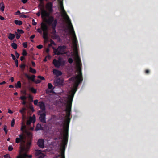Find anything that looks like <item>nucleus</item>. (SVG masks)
<instances>
[{
  "mask_svg": "<svg viewBox=\"0 0 158 158\" xmlns=\"http://www.w3.org/2000/svg\"><path fill=\"white\" fill-rule=\"evenodd\" d=\"M21 130L22 133L19 135V138H16L15 139V143H19L21 142L20 147L22 151H27V149L25 148L24 144L25 143V137L24 133H27L28 135H30L31 133L30 132H27L26 130V126L24 123H22L21 127Z\"/></svg>",
  "mask_w": 158,
  "mask_h": 158,
  "instance_id": "f257e3e1",
  "label": "nucleus"
},
{
  "mask_svg": "<svg viewBox=\"0 0 158 158\" xmlns=\"http://www.w3.org/2000/svg\"><path fill=\"white\" fill-rule=\"evenodd\" d=\"M72 101L73 100H71L68 99L66 106V108L65 110V111L67 112L66 116V119L65 120L63 127L65 134H68L69 125L71 119L70 116L71 114L70 112L71 110Z\"/></svg>",
  "mask_w": 158,
  "mask_h": 158,
  "instance_id": "f03ea898",
  "label": "nucleus"
},
{
  "mask_svg": "<svg viewBox=\"0 0 158 158\" xmlns=\"http://www.w3.org/2000/svg\"><path fill=\"white\" fill-rule=\"evenodd\" d=\"M71 79L73 81H75L73 88L72 89L70 92V94L68 97V99L73 100L74 95L77 91V88L80 83L83 81V78L81 72H79V75L77 76L72 77Z\"/></svg>",
  "mask_w": 158,
  "mask_h": 158,
  "instance_id": "7ed1b4c3",
  "label": "nucleus"
},
{
  "mask_svg": "<svg viewBox=\"0 0 158 158\" xmlns=\"http://www.w3.org/2000/svg\"><path fill=\"white\" fill-rule=\"evenodd\" d=\"M46 23L49 25L52 26V34L55 35L56 33V28L57 23V21L56 19H54L53 16H49L48 19L45 20Z\"/></svg>",
  "mask_w": 158,
  "mask_h": 158,
  "instance_id": "20e7f679",
  "label": "nucleus"
},
{
  "mask_svg": "<svg viewBox=\"0 0 158 158\" xmlns=\"http://www.w3.org/2000/svg\"><path fill=\"white\" fill-rule=\"evenodd\" d=\"M68 139V134H64L61 147V158H65L64 151L67 145Z\"/></svg>",
  "mask_w": 158,
  "mask_h": 158,
  "instance_id": "39448f33",
  "label": "nucleus"
},
{
  "mask_svg": "<svg viewBox=\"0 0 158 158\" xmlns=\"http://www.w3.org/2000/svg\"><path fill=\"white\" fill-rule=\"evenodd\" d=\"M52 48L55 54L60 55L63 54V52L66 48V47L64 45L59 46H58L57 49L56 48L54 47H52Z\"/></svg>",
  "mask_w": 158,
  "mask_h": 158,
  "instance_id": "423d86ee",
  "label": "nucleus"
},
{
  "mask_svg": "<svg viewBox=\"0 0 158 158\" xmlns=\"http://www.w3.org/2000/svg\"><path fill=\"white\" fill-rule=\"evenodd\" d=\"M38 7H39L41 11V16L42 18L47 17L49 16V13L45 10L44 6L43 5L40 3L38 5Z\"/></svg>",
  "mask_w": 158,
  "mask_h": 158,
  "instance_id": "0eeeda50",
  "label": "nucleus"
},
{
  "mask_svg": "<svg viewBox=\"0 0 158 158\" xmlns=\"http://www.w3.org/2000/svg\"><path fill=\"white\" fill-rule=\"evenodd\" d=\"M53 64L57 68H59L61 66H64L65 64L64 61H61V58H59L58 60L54 59L53 60Z\"/></svg>",
  "mask_w": 158,
  "mask_h": 158,
  "instance_id": "6e6552de",
  "label": "nucleus"
},
{
  "mask_svg": "<svg viewBox=\"0 0 158 158\" xmlns=\"http://www.w3.org/2000/svg\"><path fill=\"white\" fill-rule=\"evenodd\" d=\"M63 81L60 78H58L54 80V85L55 86H58L62 85Z\"/></svg>",
  "mask_w": 158,
  "mask_h": 158,
  "instance_id": "1a4fd4ad",
  "label": "nucleus"
},
{
  "mask_svg": "<svg viewBox=\"0 0 158 158\" xmlns=\"http://www.w3.org/2000/svg\"><path fill=\"white\" fill-rule=\"evenodd\" d=\"M71 33L72 35L73 38V41L74 43L75 44H76L77 42V39L76 38V34L74 31L73 27L72 25H71Z\"/></svg>",
  "mask_w": 158,
  "mask_h": 158,
  "instance_id": "9d476101",
  "label": "nucleus"
},
{
  "mask_svg": "<svg viewBox=\"0 0 158 158\" xmlns=\"http://www.w3.org/2000/svg\"><path fill=\"white\" fill-rule=\"evenodd\" d=\"M46 112H44L40 114L39 117V119L40 121L44 123H46Z\"/></svg>",
  "mask_w": 158,
  "mask_h": 158,
  "instance_id": "9b49d317",
  "label": "nucleus"
},
{
  "mask_svg": "<svg viewBox=\"0 0 158 158\" xmlns=\"http://www.w3.org/2000/svg\"><path fill=\"white\" fill-rule=\"evenodd\" d=\"M46 9L49 13H52L53 11V4L51 2H48L46 4Z\"/></svg>",
  "mask_w": 158,
  "mask_h": 158,
  "instance_id": "f8f14e48",
  "label": "nucleus"
},
{
  "mask_svg": "<svg viewBox=\"0 0 158 158\" xmlns=\"http://www.w3.org/2000/svg\"><path fill=\"white\" fill-rule=\"evenodd\" d=\"M38 106L42 110V111H39V112H42L44 111L45 110V106L44 102H38Z\"/></svg>",
  "mask_w": 158,
  "mask_h": 158,
  "instance_id": "ddd939ff",
  "label": "nucleus"
},
{
  "mask_svg": "<svg viewBox=\"0 0 158 158\" xmlns=\"http://www.w3.org/2000/svg\"><path fill=\"white\" fill-rule=\"evenodd\" d=\"M35 121V117L34 115H33L32 117H30L29 119L27 121L26 123L27 125H29L31 124L32 122L34 123Z\"/></svg>",
  "mask_w": 158,
  "mask_h": 158,
  "instance_id": "4468645a",
  "label": "nucleus"
},
{
  "mask_svg": "<svg viewBox=\"0 0 158 158\" xmlns=\"http://www.w3.org/2000/svg\"><path fill=\"white\" fill-rule=\"evenodd\" d=\"M37 145L40 148H43L44 147V142L42 139H39L37 142Z\"/></svg>",
  "mask_w": 158,
  "mask_h": 158,
  "instance_id": "2eb2a0df",
  "label": "nucleus"
},
{
  "mask_svg": "<svg viewBox=\"0 0 158 158\" xmlns=\"http://www.w3.org/2000/svg\"><path fill=\"white\" fill-rule=\"evenodd\" d=\"M41 29L43 31H48V28L47 25L45 23H42L41 24Z\"/></svg>",
  "mask_w": 158,
  "mask_h": 158,
  "instance_id": "dca6fc26",
  "label": "nucleus"
},
{
  "mask_svg": "<svg viewBox=\"0 0 158 158\" xmlns=\"http://www.w3.org/2000/svg\"><path fill=\"white\" fill-rule=\"evenodd\" d=\"M35 155L36 156H39L38 158H44L45 155L40 152V151H38L35 153Z\"/></svg>",
  "mask_w": 158,
  "mask_h": 158,
  "instance_id": "f3484780",
  "label": "nucleus"
},
{
  "mask_svg": "<svg viewBox=\"0 0 158 158\" xmlns=\"http://www.w3.org/2000/svg\"><path fill=\"white\" fill-rule=\"evenodd\" d=\"M53 72L54 74L56 75V76H59L62 74V73L61 71L56 69H54L53 70Z\"/></svg>",
  "mask_w": 158,
  "mask_h": 158,
  "instance_id": "a211bd4d",
  "label": "nucleus"
},
{
  "mask_svg": "<svg viewBox=\"0 0 158 158\" xmlns=\"http://www.w3.org/2000/svg\"><path fill=\"white\" fill-rule=\"evenodd\" d=\"M25 76L29 80H31L33 82H35V75H32L31 76H30L28 74L26 73L25 74Z\"/></svg>",
  "mask_w": 158,
  "mask_h": 158,
  "instance_id": "6ab92c4d",
  "label": "nucleus"
},
{
  "mask_svg": "<svg viewBox=\"0 0 158 158\" xmlns=\"http://www.w3.org/2000/svg\"><path fill=\"white\" fill-rule=\"evenodd\" d=\"M60 9L62 12V15L64 16L69 18L65 11L64 8L62 4L60 5Z\"/></svg>",
  "mask_w": 158,
  "mask_h": 158,
  "instance_id": "aec40b11",
  "label": "nucleus"
},
{
  "mask_svg": "<svg viewBox=\"0 0 158 158\" xmlns=\"http://www.w3.org/2000/svg\"><path fill=\"white\" fill-rule=\"evenodd\" d=\"M43 124H41L40 123L37 124L35 128V130L38 131L39 130H43L44 129V127L43 126Z\"/></svg>",
  "mask_w": 158,
  "mask_h": 158,
  "instance_id": "412c9836",
  "label": "nucleus"
},
{
  "mask_svg": "<svg viewBox=\"0 0 158 158\" xmlns=\"http://www.w3.org/2000/svg\"><path fill=\"white\" fill-rule=\"evenodd\" d=\"M19 156H21V158H26L28 157L29 158H31L32 157V156L31 155H28L26 153L23 154V155H19Z\"/></svg>",
  "mask_w": 158,
  "mask_h": 158,
  "instance_id": "4be33fe9",
  "label": "nucleus"
},
{
  "mask_svg": "<svg viewBox=\"0 0 158 158\" xmlns=\"http://www.w3.org/2000/svg\"><path fill=\"white\" fill-rule=\"evenodd\" d=\"M15 35L14 34L11 33H9L8 36V38L10 40H13L15 38Z\"/></svg>",
  "mask_w": 158,
  "mask_h": 158,
  "instance_id": "5701e85b",
  "label": "nucleus"
},
{
  "mask_svg": "<svg viewBox=\"0 0 158 158\" xmlns=\"http://www.w3.org/2000/svg\"><path fill=\"white\" fill-rule=\"evenodd\" d=\"M4 4L3 2L0 3V9L2 11H3L4 10Z\"/></svg>",
  "mask_w": 158,
  "mask_h": 158,
  "instance_id": "b1692460",
  "label": "nucleus"
},
{
  "mask_svg": "<svg viewBox=\"0 0 158 158\" xmlns=\"http://www.w3.org/2000/svg\"><path fill=\"white\" fill-rule=\"evenodd\" d=\"M14 23L16 25H18L19 26L21 25L23 23L22 22V21L19 20H15Z\"/></svg>",
  "mask_w": 158,
  "mask_h": 158,
  "instance_id": "393cba45",
  "label": "nucleus"
},
{
  "mask_svg": "<svg viewBox=\"0 0 158 158\" xmlns=\"http://www.w3.org/2000/svg\"><path fill=\"white\" fill-rule=\"evenodd\" d=\"M48 31H43V38L45 40H47L48 39Z\"/></svg>",
  "mask_w": 158,
  "mask_h": 158,
  "instance_id": "a878e982",
  "label": "nucleus"
},
{
  "mask_svg": "<svg viewBox=\"0 0 158 158\" xmlns=\"http://www.w3.org/2000/svg\"><path fill=\"white\" fill-rule=\"evenodd\" d=\"M29 72L33 74H35L36 73V70L35 69H33L31 67H30L29 68Z\"/></svg>",
  "mask_w": 158,
  "mask_h": 158,
  "instance_id": "bb28decb",
  "label": "nucleus"
},
{
  "mask_svg": "<svg viewBox=\"0 0 158 158\" xmlns=\"http://www.w3.org/2000/svg\"><path fill=\"white\" fill-rule=\"evenodd\" d=\"M11 46L14 49H16L17 48V45L14 42H13L11 43Z\"/></svg>",
  "mask_w": 158,
  "mask_h": 158,
  "instance_id": "cd10ccee",
  "label": "nucleus"
},
{
  "mask_svg": "<svg viewBox=\"0 0 158 158\" xmlns=\"http://www.w3.org/2000/svg\"><path fill=\"white\" fill-rule=\"evenodd\" d=\"M26 110V108H23L21 110H20V112L22 114L23 116L24 113H25Z\"/></svg>",
  "mask_w": 158,
  "mask_h": 158,
  "instance_id": "c85d7f7f",
  "label": "nucleus"
},
{
  "mask_svg": "<svg viewBox=\"0 0 158 158\" xmlns=\"http://www.w3.org/2000/svg\"><path fill=\"white\" fill-rule=\"evenodd\" d=\"M16 87L17 88H20L21 87V83L20 81H18L17 82V83L16 85Z\"/></svg>",
  "mask_w": 158,
  "mask_h": 158,
  "instance_id": "c756f323",
  "label": "nucleus"
},
{
  "mask_svg": "<svg viewBox=\"0 0 158 158\" xmlns=\"http://www.w3.org/2000/svg\"><path fill=\"white\" fill-rule=\"evenodd\" d=\"M26 66V65L24 64H22L20 66V67L22 69V71H23L24 70Z\"/></svg>",
  "mask_w": 158,
  "mask_h": 158,
  "instance_id": "7c9ffc66",
  "label": "nucleus"
},
{
  "mask_svg": "<svg viewBox=\"0 0 158 158\" xmlns=\"http://www.w3.org/2000/svg\"><path fill=\"white\" fill-rule=\"evenodd\" d=\"M31 91L34 94L36 93L37 90L36 89H35L33 87H32L30 89Z\"/></svg>",
  "mask_w": 158,
  "mask_h": 158,
  "instance_id": "2f4dec72",
  "label": "nucleus"
},
{
  "mask_svg": "<svg viewBox=\"0 0 158 158\" xmlns=\"http://www.w3.org/2000/svg\"><path fill=\"white\" fill-rule=\"evenodd\" d=\"M15 34L16 39H19L21 36V35L18 33L17 32H15Z\"/></svg>",
  "mask_w": 158,
  "mask_h": 158,
  "instance_id": "473e14b6",
  "label": "nucleus"
},
{
  "mask_svg": "<svg viewBox=\"0 0 158 158\" xmlns=\"http://www.w3.org/2000/svg\"><path fill=\"white\" fill-rule=\"evenodd\" d=\"M17 31V32L19 34H23L24 32V31L21 29H18Z\"/></svg>",
  "mask_w": 158,
  "mask_h": 158,
  "instance_id": "72a5a7b5",
  "label": "nucleus"
},
{
  "mask_svg": "<svg viewBox=\"0 0 158 158\" xmlns=\"http://www.w3.org/2000/svg\"><path fill=\"white\" fill-rule=\"evenodd\" d=\"M3 130L5 133L6 134V135L8 132V130H7V127L5 125L4 126Z\"/></svg>",
  "mask_w": 158,
  "mask_h": 158,
  "instance_id": "f704fd0d",
  "label": "nucleus"
},
{
  "mask_svg": "<svg viewBox=\"0 0 158 158\" xmlns=\"http://www.w3.org/2000/svg\"><path fill=\"white\" fill-rule=\"evenodd\" d=\"M48 86L49 89H52L53 87L52 84L51 83H49L48 84Z\"/></svg>",
  "mask_w": 158,
  "mask_h": 158,
  "instance_id": "c9c22d12",
  "label": "nucleus"
},
{
  "mask_svg": "<svg viewBox=\"0 0 158 158\" xmlns=\"http://www.w3.org/2000/svg\"><path fill=\"white\" fill-rule=\"evenodd\" d=\"M27 53L26 50H25V49L23 50L22 52V55L23 56H26L27 55Z\"/></svg>",
  "mask_w": 158,
  "mask_h": 158,
  "instance_id": "e433bc0d",
  "label": "nucleus"
},
{
  "mask_svg": "<svg viewBox=\"0 0 158 158\" xmlns=\"http://www.w3.org/2000/svg\"><path fill=\"white\" fill-rule=\"evenodd\" d=\"M27 98L25 96H21L20 97V99L22 100H25Z\"/></svg>",
  "mask_w": 158,
  "mask_h": 158,
  "instance_id": "4c0bfd02",
  "label": "nucleus"
},
{
  "mask_svg": "<svg viewBox=\"0 0 158 158\" xmlns=\"http://www.w3.org/2000/svg\"><path fill=\"white\" fill-rule=\"evenodd\" d=\"M23 45L24 48H26L27 46V42L23 43Z\"/></svg>",
  "mask_w": 158,
  "mask_h": 158,
  "instance_id": "58836bf2",
  "label": "nucleus"
},
{
  "mask_svg": "<svg viewBox=\"0 0 158 158\" xmlns=\"http://www.w3.org/2000/svg\"><path fill=\"white\" fill-rule=\"evenodd\" d=\"M13 148L12 146L9 145L8 148V150L9 151H11L13 150Z\"/></svg>",
  "mask_w": 158,
  "mask_h": 158,
  "instance_id": "ea45409f",
  "label": "nucleus"
},
{
  "mask_svg": "<svg viewBox=\"0 0 158 158\" xmlns=\"http://www.w3.org/2000/svg\"><path fill=\"white\" fill-rule=\"evenodd\" d=\"M37 77H38V78L40 79V80H45L43 76H37Z\"/></svg>",
  "mask_w": 158,
  "mask_h": 158,
  "instance_id": "a19ab883",
  "label": "nucleus"
},
{
  "mask_svg": "<svg viewBox=\"0 0 158 158\" xmlns=\"http://www.w3.org/2000/svg\"><path fill=\"white\" fill-rule=\"evenodd\" d=\"M73 60L71 58H69L68 59V62L70 64H72L73 62Z\"/></svg>",
  "mask_w": 158,
  "mask_h": 158,
  "instance_id": "79ce46f5",
  "label": "nucleus"
},
{
  "mask_svg": "<svg viewBox=\"0 0 158 158\" xmlns=\"http://www.w3.org/2000/svg\"><path fill=\"white\" fill-rule=\"evenodd\" d=\"M37 48L39 49H41L43 48V46L42 45L40 44L37 46Z\"/></svg>",
  "mask_w": 158,
  "mask_h": 158,
  "instance_id": "37998d69",
  "label": "nucleus"
},
{
  "mask_svg": "<svg viewBox=\"0 0 158 158\" xmlns=\"http://www.w3.org/2000/svg\"><path fill=\"white\" fill-rule=\"evenodd\" d=\"M4 158H9L11 157L10 155L9 154H7L4 155Z\"/></svg>",
  "mask_w": 158,
  "mask_h": 158,
  "instance_id": "c03bdc74",
  "label": "nucleus"
},
{
  "mask_svg": "<svg viewBox=\"0 0 158 158\" xmlns=\"http://www.w3.org/2000/svg\"><path fill=\"white\" fill-rule=\"evenodd\" d=\"M30 108L32 112H33L35 111V110L34 109L33 106V105H31L30 106Z\"/></svg>",
  "mask_w": 158,
  "mask_h": 158,
  "instance_id": "a18cd8bd",
  "label": "nucleus"
},
{
  "mask_svg": "<svg viewBox=\"0 0 158 158\" xmlns=\"http://www.w3.org/2000/svg\"><path fill=\"white\" fill-rule=\"evenodd\" d=\"M15 120L13 119L11 123V126L13 127L14 126L15 124Z\"/></svg>",
  "mask_w": 158,
  "mask_h": 158,
  "instance_id": "49530a36",
  "label": "nucleus"
},
{
  "mask_svg": "<svg viewBox=\"0 0 158 158\" xmlns=\"http://www.w3.org/2000/svg\"><path fill=\"white\" fill-rule=\"evenodd\" d=\"M34 103L35 105H37L38 104V100L37 99L35 100L34 102Z\"/></svg>",
  "mask_w": 158,
  "mask_h": 158,
  "instance_id": "de8ad7c7",
  "label": "nucleus"
},
{
  "mask_svg": "<svg viewBox=\"0 0 158 158\" xmlns=\"http://www.w3.org/2000/svg\"><path fill=\"white\" fill-rule=\"evenodd\" d=\"M41 82V81L39 79H37L35 81V82L36 84H38L40 83Z\"/></svg>",
  "mask_w": 158,
  "mask_h": 158,
  "instance_id": "09e8293b",
  "label": "nucleus"
},
{
  "mask_svg": "<svg viewBox=\"0 0 158 158\" xmlns=\"http://www.w3.org/2000/svg\"><path fill=\"white\" fill-rule=\"evenodd\" d=\"M15 65L16 67H18V61L17 59H16V60H15Z\"/></svg>",
  "mask_w": 158,
  "mask_h": 158,
  "instance_id": "8fccbe9b",
  "label": "nucleus"
},
{
  "mask_svg": "<svg viewBox=\"0 0 158 158\" xmlns=\"http://www.w3.org/2000/svg\"><path fill=\"white\" fill-rule=\"evenodd\" d=\"M37 32L39 33L40 34H42V31L40 28H38L37 29Z\"/></svg>",
  "mask_w": 158,
  "mask_h": 158,
  "instance_id": "3c124183",
  "label": "nucleus"
},
{
  "mask_svg": "<svg viewBox=\"0 0 158 158\" xmlns=\"http://www.w3.org/2000/svg\"><path fill=\"white\" fill-rule=\"evenodd\" d=\"M11 56L12 57L13 59L15 61V60H16V59L15 56V55L14 54H11Z\"/></svg>",
  "mask_w": 158,
  "mask_h": 158,
  "instance_id": "603ef678",
  "label": "nucleus"
},
{
  "mask_svg": "<svg viewBox=\"0 0 158 158\" xmlns=\"http://www.w3.org/2000/svg\"><path fill=\"white\" fill-rule=\"evenodd\" d=\"M21 14L20 11L19 10H18L16 12L15 14V15H20Z\"/></svg>",
  "mask_w": 158,
  "mask_h": 158,
  "instance_id": "864d4df0",
  "label": "nucleus"
},
{
  "mask_svg": "<svg viewBox=\"0 0 158 158\" xmlns=\"http://www.w3.org/2000/svg\"><path fill=\"white\" fill-rule=\"evenodd\" d=\"M15 56H16L17 58V59L19 57V54L16 51L15 52Z\"/></svg>",
  "mask_w": 158,
  "mask_h": 158,
  "instance_id": "5fc2aeb1",
  "label": "nucleus"
},
{
  "mask_svg": "<svg viewBox=\"0 0 158 158\" xmlns=\"http://www.w3.org/2000/svg\"><path fill=\"white\" fill-rule=\"evenodd\" d=\"M32 24L33 25L35 26L36 25L37 23L36 22H35V20L34 19L32 20Z\"/></svg>",
  "mask_w": 158,
  "mask_h": 158,
  "instance_id": "6e6d98bb",
  "label": "nucleus"
},
{
  "mask_svg": "<svg viewBox=\"0 0 158 158\" xmlns=\"http://www.w3.org/2000/svg\"><path fill=\"white\" fill-rule=\"evenodd\" d=\"M20 17L21 18H27V16L24 14H21L20 16Z\"/></svg>",
  "mask_w": 158,
  "mask_h": 158,
  "instance_id": "4d7b16f0",
  "label": "nucleus"
},
{
  "mask_svg": "<svg viewBox=\"0 0 158 158\" xmlns=\"http://www.w3.org/2000/svg\"><path fill=\"white\" fill-rule=\"evenodd\" d=\"M31 62L32 64L33 67H35V66L36 65H35V62L34 61H31Z\"/></svg>",
  "mask_w": 158,
  "mask_h": 158,
  "instance_id": "13d9d810",
  "label": "nucleus"
},
{
  "mask_svg": "<svg viewBox=\"0 0 158 158\" xmlns=\"http://www.w3.org/2000/svg\"><path fill=\"white\" fill-rule=\"evenodd\" d=\"M51 43L52 44V45H56L54 41L52 40H51Z\"/></svg>",
  "mask_w": 158,
  "mask_h": 158,
  "instance_id": "bf43d9fd",
  "label": "nucleus"
},
{
  "mask_svg": "<svg viewBox=\"0 0 158 158\" xmlns=\"http://www.w3.org/2000/svg\"><path fill=\"white\" fill-rule=\"evenodd\" d=\"M35 35H33L30 37V38L31 39H33L35 38Z\"/></svg>",
  "mask_w": 158,
  "mask_h": 158,
  "instance_id": "052dcab7",
  "label": "nucleus"
},
{
  "mask_svg": "<svg viewBox=\"0 0 158 158\" xmlns=\"http://www.w3.org/2000/svg\"><path fill=\"white\" fill-rule=\"evenodd\" d=\"M41 14V12L40 11H39L38 13L36 14V15L38 16H39Z\"/></svg>",
  "mask_w": 158,
  "mask_h": 158,
  "instance_id": "680f3d73",
  "label": "nucleus"
},
{
  "mask_svg": "<svg viewBox=\"0 0 158 158\" xmlns=\"http://www.w3.org/2000/svg\"><path fill=\"white\" fill-rule=\"evenodd\" d=\"M8 113L10 114H12L13 112L10 109H8Z\"/></svg>",
  "mask_w": 158,
  "mask_h": 158,
  "instance_id": "e2e57ef3",
  "label": "nucleus"
},
{
  "mask_svg": "<svg viewBox=\"0 0 158 158\" xmlns=\"http://www.w3.org/2000/svg\"><path fill=\"white\" fill-rule=\"evenodd\" d=\"M25 58L23 56H21L20 58V60L21 61H22Z\"/></svg>",
  "mask_w": 158,
  "mask_h": 158,
  "instance_id": "0e129e2a",
  "label": "nucleus"
},
{
  "mask_svg": "<svg viewBox=\"0 0 158 158\" xmlns=\"http://www.w3.org/2000/svg\"><path fill=\"white\" fill-rule=\"evenodd\" d=\"M22 2L23 3L25 4L27 2V0H22Z\"/></svg>",
  "mask_w": 158,
  "mask_h": 158,
  "instance_id": "69168bd1",
  "label": "nucleus"
},
{
  "mask_svg": "<svg viewBox=\"0 0 158 158\" xmlns=\"http://www.w3.org/2000/svg\"><path fill=\"white\" fill-rule=\"evenodd\" d=\"M46 52L47 53H48L49 52V48H47L46 49Z\"/></svg>",
  "mask_w": 158,
  "mask_h": 158,
  "instance_id": "338daca9",
  "label": "nucleus"
},
{
  "mask_svg": "<svg viewBox=\"0 0 158 158\" xmlns=\"http://www.w3.org/2000/svg\"><path fill=\"white\" fill-rule=\"evenodd\" d=\"M22 103L23 105H25L26 103V102L25 100H23L22 102Z\"/></svg>",
  "mask_w": 158,
  "mask_h": 158,
  "instance_id": "774afa93",
  "label": "nucleus"
}]
</instances>
